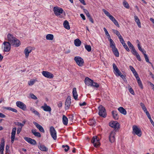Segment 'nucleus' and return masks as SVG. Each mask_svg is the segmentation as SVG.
I'll use <instances>...</instances> for the list:
<instances>
[{
	"instance_id": "f704fd0d",
	"label": "nucleus",
	"mask_w": 154,
	"mask_h": 154,
	"mask_svg": "<svg viewBox=\"0 0 154 154\" xmlns=\"http://www.w3.org/2000/svg\"><path fill=\"white\" fill-rule=\"evenodd\" d=\"M30 110L35 115L37 116L38 117H40V115L38 112L35 110V109L32 107H31Z\"/></svg>"
},
{
	"instance_id": "8fccbe9b",
	"label": "nucleus",
	"mask_w": 154,
	"mask_h": 154,
	"mask_svg": "<svg viewBox=\"0 0 154 154\" xmlns=\"http://www.w3.org/2000/svg\"><path fill=\"white\" fill-rule=\"evenodd\" d=\"M127 44L130 48L131 49H132L133 48H134V47L130 42L128 41L127 42Z\"/></svg>"
},
{
	"instance_id": "de8ad7c7",
	"label": "nucleus",
	"mask_w": 154,
	"mask_h": 154,
	"mask_svg": "<svg viewBox=\"0 0 154 154\" xmlns=\"http://www.w3.org/2000/svg\"><path fill=\"white\" fill-rule=\"evenodd\" d=\"M112 31L114 33L116 34V35L118 36H119V35H121L119 32L117 31V30H115V29H112Z\"/></svg>"
},
{
	"instance_id": "20e7f679",
	"label": "nucleus",
	"mask_w": 154,
	"mask_h": 154,
	"mask_svg": "<svg viewBox=\"0 0 154 154\" xmlns=\"http://www.w3.org/2000/svg\"><path fill=\"white\" fill-rule=\"evenodd\" d=\"M53 11L54 14L56 16H60V18L62 17V16H60L61 14H62L63 12V10L62 8L57 7H55L54 8Z\"/></svg>"
},
{
	"instance_id": "680f3d73",
	"label": "nucleus",
	"mask_w": 154,
	"mask_h": 154,
	"mask_svg": "<svg viewBox=\"0 0 154 154\" xmlns=\"http://www.w3.org/2000/svg\"><path fill=\"white\" fill-rule=\"evenodd\" d=\"M103 30L105 32V33L106 35H109V33L107 31V30H106V29L104 27L103 28Z\"/></svg>"
},
{
	"instance_id": "423d86ee",
	"label": "nucleus",
	"mask_w": 154,
	"mask_h": 154,
	"mask_svg": "<svg viewBox=\"0 0 154 154\" xmlns=\"http://www.w3.org/2000/svg\"><path fill=\"white\" fill-rule=\"evenodd\" d=\"M74 60L77 65L79 66L83 65L84 61L83 59L79 56H76L74 57Z\"/></svg>"
},
{
	"instance_id": "9d476101",
	"label": "nucleus",
	"mask_w": 154,
	"mask_h": 154,
	"mask_svg": "<svg viewBox=\"0 0 154 154\" xmlns=\"http://www.w3.org/2000/svg\"><path fill=\"white\" fill-rule=\"evenodd\" d=\"M32 50V47L31 46H28L24 49L23 51V53L25 54V57L27 58L29 56V54L30 53Z\"/></svg>"
},
{
	"instance_id": "dca6fc26",
	"label": "nucleus",
	"mask_w": 154,
	"mask_h": 154,
	"mask_svg": "<svg viewBox=\"0 0 154 154\" xmlns=\"http://www.w3.org/2000/svg\"><path fill=\"white\" fill-rule=\"evenodd\" d=\"M114 70V73L117 76H119L121 74V73L119 70V69L116 66L115 63H113L112 65Z\"/></svg>"
},
{
	"instance_id": "c85d7f7f",
	"label": "nucleus",
	"mask_w": 154,
	"mask_h": 154,
	"mask_svg": "<svg viewBox=\"0 0 154 154\" xmlns=\"http://www.w3.org/2000/svg\"><path fill=\"white\" fill-rule=\"evenodd\" d=\"M118 110L121 113L124 115H125L127 113L126 111L123 107H120L118 109Z\"/></svg>"
},
{
	"instance_id": "6e6d98bb",
	"label": "nucleus",
	"mask_w": 154,
	"mask_h": 154,
	"mask_svg": "<svg viewBox=\"0 0 154 154\" xmlns=\"http://www.w3.org/2000/svg\"><path fill=\"white\" fill-rule=\"evenodd\" d=\"M129 68H130V69H131V71L133 73L136 71L135 69L132 66H129Z\"/></svg>"
},
{
	"instance_id": "4468645a",
	"label": "nucleus",
	"mask_w": 154,
	"mask_h": 154,
	"mask_svg": "<svg viewBox=\"0 0 154 154\" xmlns=\"http://www.w3.org/2000/svg\"><path fill=\"white\" fill-rule=\"evenodd\" d=\"M20 44L21 43L20 40L15 38L13 40V42L11 43V45L15 47H18Z\"/></svg>"
},
{
	"instance_id": "338daca9",
	"label": "nucleus",
	"mask_w": 154,
	"mask_h": 154,
	"mask_svg": "<svg viewBox=\"0 0 154 154\" xmlns=\"http://www.w3.org/2000/svg\"><path fill=\"white\" fill-rule=\"evenodd\" d=\"M6 116L5 115L3 114V113H2L0 112V118H4Z\"/></svg>"
},
{
	"instance_id": "cd10ccee",
	"label": "nucleus",
	"mask_w": 154,
	"mask_h": 154,
	"mask_svg": "<svg viewBox=\"0 0 154 154\" xmlns=\"http://www.w3.org/2000/svg\"><path fill=\"white\" fill-rule=\"evenodd\" d=\"M74 44L75 46H79L81 44V42L79 39H76L74 40Z\"/></svg>"
},
{
	"instance_id": "4d7b16f0",
	"label": "nucleus",
	"mask_w": 154,
	"mask_h": 154,
	"mask_svg": "<svg viewBox=\"0 0 154 154\" xmlns=\"http://www.w3.org/2000/svg\"><path fill=\"white\" fill-rule=\"evenodd\" d=\"M146 114L148 118V119L150 120V121H151L152 120V119H151V116L150 115L149 112L147 113Z\"/></svg>"
},
{
	"instance_id": "37998d69",
	"label": "nucleus",
	"mask_w": 154,
	"mask_h": 154,
	"mask_svg": "<svg viewBox=\"0 0 154 154\" xmlns=\"http://www.w3.org/2000/svg\"><path fill=\"white\" fill-rule=\"evenodd\" d=\"M91 85V86L94 87L96 88H98L99 87V85L98 83L94 82L93 81L92 82Z\"/></svg>"
},
{
	"instance_id": "c03bdc74",
	"label": "nucleus",
	"mask_w": 154,
	"mask_h": 154,
	"mask_svg": "<svg viewBox=\"0 0 154 154\" xmlns=\"http://www.w3.org/2000/svg\"><path fill=\"white\" fill-rule=\"evenodd\" d=\"M62 147L64 148V150L65 152H67L69 149V147L67 145H63Z\"/></svg>"
},
{
	"instance_id": "f8f14e48",
	"label": "nucleus",
	"mask_w": 154,
	"mask_h": 154,
	"mask_svg": "<svg viewBox=\"0 0 154 154\" xmlns=\"http://www.w3.org/2000/svg\"><path fill=\"white\" fill-rule=\"evenodd\" d=\"M16 131L17 128L16 127H14L12 129L11 135V142L12 143H14V140Z\"/></svg>"
},
{
	"instance_id": "3c124183",
	"label": "nucleus",
	"mask_w": 154,
	"mask_h": 154,
	"mask_svg": "<svg viewBox=\"0 0 154 154\" xmlns=\"http://www.w3.org/2000/svg\"><path fill=\"white\" fill-rule=\"evenodd\" d=\"M124 48L126 50L128 51H130V49L128 48L126 44L125 43L124 44V45H122Z\"/></svg>"
},
{
	"instance_id": "f257e3e1",
	"label": "nucleus",
	"mask_w": 154,
	"mask_h": 154,
	"mask_svg": "<svg viewBox=\"0 0 154 154\" xmlns=\"http://www.w3.org/2000/svg\"><path fill=\"white\" fill-rule=\"evenodd\" d=\"M103 11L104 13V14L109 17V19L114 23V24L118 27H120L119 25L116 20L115 18L112 15H111L110 13L106 10L104 9H103Z\"/></svg>"
},
{
	"instance_id": "603ef678",
	"label": "nucleus",
	"mask_w": 154,
	"mask_h": 154,
	"mask_svg": "<svg viewBox=\"0 0 154 154\" xmlns=\"http://www.w3.org/2000/svg\"><path fill=\"white\" fill-rule=\"evenodd\" d=\"M133 73L136 79L140 78L138 75V74L136 72V71L135 72H134V73Z\"/></svg>"
},
{
	"instance_id": "2eb2a0df",
	"label": "nucleus",
	"mask_w": 154,
	"mask_h": 154,
	"mask_svg": "<svg viewBox=\"0 0 154 154\" xmlns=\"http://www.w3.org/2000/svg\"><path fill=\"white\" fill-rule=\"evenodd\" d=\"M116 134V132L114 130L112 131L109 136V140L111 143H113L115 141V135Z\"/></svg>"
},
{
	"instance_id": "58836bf2",
	"label": "nucleus",
	"mask_w": 154,
	"mask_h": 154,
	"mask_svg": "<svg viewBox=\"0 0 154 154\" xmlns=\"http://www.w3.org/2000/svg\"><path fill=\"white\" fill-rule=\"evenodd\" d=\"M109 43L110 47L112 48V49H113V48L116 47L115 44L112 40L110 39Z\"/></svg>"
},
{
	"instance_id": "ddd939ff",
	"label": "nucleus",
	"mask_w": 154,
	"mask_h": 154,
	"mask_svg": "<svg viewBox=\"0 0 154 154\" xmlns=\"http://www.w3.org/2000/svg\"><path fill=\"white\" fill-rule=\"evenodd\" d=\"M109 126L115 129H118L119 128V124L117 121H111L109 123Z\"/></svg>"
},
{
	"instance_id": "aec40b11",
	"label": "nucleus",
	"mask_w": 154,
	"mask_h": 154,
	"mask_svg": "<svg viewBox=\"0 0 154 154\" xmlns=\"http://www.w3.org/2000/svg\"><path fill=\"white\" fill-rule=\"evenodd\" d=\"M71 103V99L70 97H68L67 98L65 103V108L66 109H67L69 108Z\"/></svg>"
},
{
	"instance_id": "393cba45",
	"label": "nucleus",
	"mask_w": 154,
	"mask_h": 154,
	"mask_svg": "<svg viewBox=\"0 0 154 154\" xmlns=\"http://www.w3.org/2000/svg\"><path fill=\"white\" fill-rule=\"evenodd\" d=\"M134 20L135 22L136 23L138 27L139 28L141 27V23L140 21V20L137 16L136 15H134Z\"/></svg>"
},
{
	"instance_id": "774afa93",
	"label": "nucleus",
	"mask_w": 154,
	"mask_h": 154,
	"mask_svg": "<svg viewBox=\"0 0 154 154\" xmlns=\"http://www.w3.org/2000/svg\"><path fill=\"white\" fill-rule=\"evenodd\" d=\"M80 2L82 3L84 5H85L86 3L84 0H79Z\"/></svg>"
},
{
	"instance_id": "ea45409f",
	"label": "nucleus",
	"mask_w": 154,
	"mask_h": 154,
	"mask_svg": "<svg viewBox=\"0 0 154 154\" xmlns=\"http://www.w3.org/2000/svg\"><path fill=\"white\" fill-rule=\"evenodd\" d=\"M89 123L91 125L94 126L96 123L95 120L94 119L90 120Z\"/></svg>"
},
{
	"instance_id": "f3484780",
	"label": "nucleus",
	"mask_w": 154,
	"mask_h": 154,
	"mask_svg": "<svg viewBox=\"0 0 154 154\" xmlns=\"http://www.w3.org/2000/svg\"><path fill=\"white\" fill-rule=\"evenodd\" d=\"M15 38L13 35L10 33L8 34L7 36L8 42L11 44Z\"/></svg>"
},
{
	"instance_id": "2f4dec72",
	"label": "nucleus",
	"mask_w": 154,
	"mask_h": 154,
	"mask_svg": "<svg viewBox=\"0 0 154 154\" xmlns=\"http://www.w3.org/2000/svg\"><path fill=\"white\" fill-rule=\"evenodd\" d=\"M112 114L113 117L114 119L117 120L119 119V116L116 111H113L112 112Z\"/></svg>"
},
{
	"instance_id": "39448f33",
	"label": "nucleus",
	"mask_w": 154,
	"mask_h": 154,
	"mask_svg": "<svg viewBox=\"0 0 154 154\" xmlns=\"http://www.w3.org/2000/svg\"><path fill=\"white\" fill-rule=\"evenodd\" d=\"M133 133L134 134H136L138 136L140 137L142 135V132L140 129L138 128V127L135 125H133L132 126Z\"/></svg>"
},
{
	"instance_id": "473e14b6",
	"label": "nucleus",
	"mask_w": 154,
	"mask_h": 154,
	"mask_svg": "<svg viewBox=\"0 0 154 154\" xmlns=\"http://www.w3.org/2000/svg\"><path fill=\"white\" fill-rule=\"evenodd\" d=\"M112 49V51L115 55L116 57H118L119 56V53L116 47Z\"/></svg>"
},
{
	"instance_id": "09e8293b",
	"label": "nucleus",
	"mask_w": 154,
	"mask_h": 154,
	"mask_svg": "<svg viewBox=\"0 0 154 154\" xmlns=\"http://www.w3.org/2000/svg\"><path fill=\"white\" fill-rule=\"evenodd\" d=\"M29 95L30 97L33 99L36 100L37 99V97L32 94H30Z\"/></svg>"
},
{
	"instance_id": "b1692460",
	"label": "nucleus",
	"mask_w": 154,
	"mask_h": 154,
	"mask_svg": "<svg viewBox=\"0 0 154 154\" xmlns=\"http://www.w3.org/2000/svg\"><path fill=\"white\" fill-rule=\"evenodd\" d=\"M72 94L74 99L75 100H78V95L76 91V89L75 88H73Z\"/></svg>"
},
{
	"instance_id": "5701e85b",
	"label": "nucleus",
	"mask_w": 154,
	"mask_h": 154,
	"mask_svg": "<svg viewBox=\"0 0 154 154\" xmlns=\"http://www.w3.org/2000/svg\"><path fill=\"white\" fill-rule=\"evenodd\" d=\"M33 123L35 125L36 127L39 129L40 131L43 133L45 132L44 129L42 126L36 122H33Z\"/></svg>"
},
{
	"instance_id": "a19ab883",
	"label": "nucleus",
	"mask_w": 154,
	"mask_h": 154,
	"mask_svg": "<svg viewBox=\"0 0 154 154\" xmlns=\"http://www.w3.org/2000/svg\"><path fill=\"white\" fill-rule=\"evenodd\" d=\"M123 5L124 7L128 9L129 8V6L128 4L126 1H124L123 2Z\"/></svg>"
},
{
	"instance_id": "c9c22d12",
	"label": "nucleus",
	"mask_w": 154,
	"mask_h": 154,
	"mask_svg": "<svg viewBox=\"0 0 154 154\" xmlns=\"http://www.w3.org/2000/svg\"><path fill=\"white\" fill-rule=\"evenodd\" d=\"M63 122L64 125H66L68 123V119L64 115L63 116Z\"/></svg>"
},
{
	"instance_id": "864d4df0",
	"label": "nucleus",
	"mask_w": 154,
	"mask_h": 154,
	"mask_svg": "<svg viewBox=\"0 0 154 154\" xmlns=\"http://www.w3.org/2000/svg\"><path fill=\"white\" fill-rule=\"evenodd\" d=\"M144 58H145V60L147 62L149 63H151L149 62V58L148 57H147V56L146 54H145L144 55Z\"/></svg>"
},
{
	"instance_id": "412c9836",
	"label": "nucleus",
	"mask_w": 154,
	"mask_h": 154,
	"mask_svg": "<svg viewBox=\"0 0 154 154\" xmlns=\"http://www.w3.org/2000/svg\"><path fill=\"white\" fill-rule=\"evenodd\" d=\"M93 80L88 78V77L85 78V84L88 86H90L92 85V83Z\"/></svg>"
},
{
	"instance_id": "a878e982",
	"label": "nucleus",
	"mask_w": 154,
	"mask_h": 154,
	"mask_svg": "<svg viewBox=\"0 0 154 154\" xmlns=\"http://www.w3.org/2000/svg\"><path fill=\"white\" fill-rule=\"evenodd\" d=\"M32 133L35 136L38 137H40L41 135L38 132H37L36 129H33L31 131Z\"/></svg>"
},
{
	"instance_id": "69168bd1",
	"label": "nucleus",
	"mask_w": 154,
	"mask_h": 154,
	"mask_svg": "<svg viewBox=\"0 0 154 154\" xmlns=\"http://www.w3.org/2000/svg\"><path fill=\"white\" fill-rule=\"evenodd\" d=\"M137 47H138V49L140 51H142V50L143 49L141 47V45H140V44H137Z\"/></svg>"
},
{
	"instance_id": "f03ea898",
	"label": "nucleus",
	"mask_w": 154,
	"mask_h": 154,
	"mask_svg": "<svg viewBox=\"0 0 154 154\" xmlns=\"http://www.w3.org/2000/svg\"><path fill=\"white\" fill-rule=\"evenodd\" d=\"M98 109L99 110L98 113L99 115L102 117H106V113L104 107L102 105H100L98 107Z\"/></svg>"
},
{
	"instance_id": "6ab92c4d",
	"label": "nucleus",
	"mask_w": 154,
	"mask_h": 154,
	"mask_svg": "<svg viewBox=\"0 0 154 154\" xmlns=\"http://www.w3.org/2000/svg\"><path fill=\"white\" fill-rule=\"evenodd\" d=\"M24 138L26 141L34 145L36 143V142L35 140H34L30 138L25 137Z\"/></svg>"
},
{
	"instance_id": "a211bd4d",
	"label": "nucleus",
	"mask_w": 154,
	"mask_h": 154,
	"mask_svg": "<svg viewBox=\"0 0 154 154\" xmlns=\"http://www.w3.org/2000/svg\"><path fill=\"white\" fill-rule=\"evenodd\" d=\"M5 145V141L4 138L2 139L0 145V152L1 154H3V151Z\"/></svg>"
},
{
	"instance_id": "49530a36",
	"label": "nucleus",
	"mask_w": 154,
	"mask_h": 154,
	"mask_svg": "<svg viewBox=\"0 0 154 154\" xmlns=\"http://www.w3.org/2000/svg\"><path fill=\"white\" fill-rule=\"evenodd\" d=\"M131 52L132 54L135 56L136 55L138 54V53L137 52L135 49L134 48H133V49H132V51Z\"/></svg>"
},
{
	"instance_id": "9b49d317",
	"label": "nucleus",
	"mask_w": 154,
	"mask_h": 154,
	"mask_svg": "<svg viewBox=\"0 0 154 154\" xmlns=\"http://www.w3.org/2000/svg\"><path fill=\"white\" fill-rule=\"evenodd\" d=\"M16 104L17 106L22 110L25 111L26 109V106L23 102L17 101L16 102Z\"/></svg>"
},
{
	"instance_id": "79ce46f5",
	"label": "nucleus",
	"mask_w": 154,
	"mask_h": 154,
	"mask_svg": "<svg viewBox=\"0 0 154 154\" xmlns=\"http://www.w3.org/2000/svg\"><path fill=\"white\" fill-rule=\"evenodd\" d=\"M85 49L88 51L90 52L91 51V46L89 45H85Z\"/></svg>"
},
{
	"instance_id": "5fc2aeb1",
	"label": "nucleus",
	"mask_w": 154,
	"mask_h": 154,
	"mask_svg": "<svg viewBox=\"0 0 154 154\" xmlns=\"http://www.w3.org/2000/svg\"><path fill=\"white\" fill-rule=\"evenodd\" d=\"M129 91L130 92V93L132 94H134V91L131 87L129 89Z\"/></svg>"
},
{
	"instance_id": "7c9ffc66",
	"label": "nucleus",
	"mask_w": 154,
	"mask_h": 154,
	"mask_svg": "<svg viewBox=\"0 0 154 154\" xmlns=\"http://www.w3.org/2000/svg\"><path fill=\"white\" fill-rule=\"evenodd\" d=\"M64 27L67 29H69L70 28L69 23L67 20H65L63 23Z\"/></svg>"
},
{
	"instance_id": "a18cd8bd",
	"label": "nucleus",
	"mask_w": 154,
	"mask_h": 154,
	"mask_svg": "<svg viewBox=\"0 0 154 154\" xmlns=\"http://www.w3.org/2000/svg\"><path fill=\"white\" fill-rule=\"evenodd\" d=\"M131 52L132 54L135 56L136 55L138 54V53L137 52L135 49L134 48H133V49H132V51Z\"/></svg>"
},
{
	"instance_id": "4c0bfd02",
	"label": "nucleus",
	"mask_w": 154,
	"mask_h": 154,
	"mask_svg": "<svg viewBox=\"0 0 154 154\" xmlns=\"http://www.w3.org/2000/svg\"><path fill=\"white\" fill-rule=\"evenodd\" d=\"M138 84L139 87L141 89L143 88V86L142 82L140 78L137 79Z\"/></svg>"
},
{
	"instance_id": "bb28decb",
	"label": "nucleus",
	"mask_w": 154,
	"mask_h": 154,
	"mask_svg": "<svg viewBox=\"0 0 154 154\" xmlns=\"http://www.w3.org/2000/svg\"><path fill=\"white\" fill-rule=\"evenodd\" d=\"M140 105L142 109L143 110V111L146 114L147 113L149 112L147 111L145 105L144 104L142 103H140Z\"/></svg>"
},
{
	"instance_id": "7ed1b4c3",
	"label": "nucleus",
	"mask_w": 154,
	"mask_h": 154,
	"mask_svg": "<svg viewBox=\"0 0 154 154\" xmlns=\"http://www.w3.org/2000/svg\"><path fill=\"white\" fill-rule=\"evenodd\" d=\"M91 142L95 147H98L100 146V143L99 141V139L96 136L93 137Z\"/></svg>"
},
{
	"instance_id": "0eeeda50",
	"label": "nucleus",
	"mask_w": 154,
	"mask_h": 154,
	"mask_svg": "<svg viewBox=\"0 0 154 154\" xmlns=\"http://www.w3.org/2000/svg\"><path fill=\"white\" fill-rule=\"evenodd\" d=\"M4 47L3 51L5 52H8L10 51L11 48V44L8 42L5 41L3 43Z\"/></svg>"
},
{
	"instance_id": "e2e57ef3",
	"label": "nucleus",
	"mask_w": 154,
	"mask_h": 154,
	"mask_svg": "<svg viewBox=\"0 0 154 154\" xmlns=\"http://www.w3.org/2000/svg\"><path fill=\"white\" fill-rule=\"evenodd\" d=\"M21 128H18L17 129V134H19L21 131Z\"/></svg>"
},
{
	"instance_id": "e433bc0d",
	"label": "nucleus",
	"mask_w": 154,
	"mask_h": 154,
	"mask_svg": "<svg viewBox=\"0 0 154 154\" xmlns=\"http://www.w3.org/2000/svg\"><path fill=\"white\" fill-rule=\"evenodd\" d=\"M37 81V80L35 79H32L28 82V85L29 86H31L33 85L35 82Z\"/></svg>"
},
{
	"instance_id": "c756f323",
	"label": "nucleus",
	"mask_w": 154,
	"mask_h": 154,
	"mask_svg": "<svg viewBox=\"0 0 154 154\" xmlns=\"http://www.w3.org/2000/svg\"><path fill=\"white\" fill-rule=\"evenodd\" d=\"M46 39L49 40H52L54 38V36L53 34H47L46 36Z\"/></svg>"
},
{
	"instance_id": "0e129e2a",
	"label": "nucleus",
	"mask_w": 154,
	"mask_h": 154,
	"mask_svg": "<svg viewBox=\"0 0 154 154\" xmlns=\"http://www.w3.org/2000/svg\"><path fill=\"white\" fill-rule=\"evenodd\" d=\"M80 16L83 20H85L86 19L85 16L83 14H80Z\"/></svg>"
},
{
	"instance_id": "1a4fd4ad",
	"label": "nucleus",
	"mask_w": 154,
	"mask_h": 154,
	"mask_svg": "<svg viewBox=\"0 0 154 154\" xmlns=\"http://www.w3.org/2000/svg\"><path fill=\"white\" fill-rule=\"evenodd\" d=\"M42 74L44 76L48 79H52L54 77V75L52 73L47 71H42Z\"/></svg>"
},
{
	"instance_id": "bf43d9fd",
	"label": "nucleus",
	"mask_w": 154,
	"mask_h": 154,
	"mask_svg": "<svg viewBox=\"0 0 154 154\" xmlns=\"http://www.w3.org/2000/svg\"><path fill=\"white\" fill-rule=\"evenodd\" d=\"M136 58H137V59L139 61H141V58H140V57L139 55V54H138L137 55L135 56Z\"/></svg>"
},
{
	"instance_id": "13d9d810",
	"label": "nucleus",
	"mask_w": 154,
	"mask_h": 154,
	"mask_svg": "<svg viewBox=\"0 0 154 154\" xmlns=\"http://www.w3.org/2000/svg\"><path fill=\"white\" fill-rule=\"evenodd\" d=\"M146 114L148 118V119L150 120V121H151L152 120V119H151V116L150 115L149 112L147 113Z\"/></svg>"
},
{
	"instance_id": "6e6552de",
	"label": "nucleus",
	"mask_w": 154,
	"mask_h": 154,
	"mask_svg": "<svg viewBox=\"0 0 154 154\" xmlns=\"http://www.w3.org/2000/svg\"><path fill=\"white\" fill-rule=\"evenodd\" d=\"M50 132L52 138L54 140H56L57 138V132L54 127L52 126L50 127Z\"/></svg>"
},
{
	"instance_id": "72a5a7b5",
	"label": "nucleus",
	"mask_w": 154,
	"mask_h": 154,
	"mask_svg": "<svg viewBox=\"0 0 154 154\" xmlns=\"http://www.w3.org/2000/svg\"><path fill=\"white\" fill-rule=\"evenodd\" d=\"M39 149L42 151H46L48 150V149L44 145H40L38 146Z\"/></svg>"
},
{
	"instance_id": "4be33fe9",
	"label": "nucleus",
	"mask_w": 154,
	"mask_h": 154,
	"mask_svg": "<svg viewBox=\"0 0 154 154\" xmlns=\"http://www.w3.org/2000/svg\"><path fill=\"white\" fill-rule=\"evenodd\" d=\"M41 108L45 111L50 112L51 110V107L47 105L46 103H45L43 106H41Z\"/></svg>"
},
{
	"instance_id": "052dcab7",
	"label": "nucleus",
	"mask_w": 154,
	"mask_h": 154,
	"mask_svg": "<svg viewBox=\"0 0 154 154\" xmlns=\"http://www.w3.org/2000/svg\"><path fill=\"white\" fill-rule=\"evenodd\" d=\"M16 125L18 126H20L21 128L24 125V124H23L19 122H17L16 123Z\"/></svg>"
}]
</instances>
